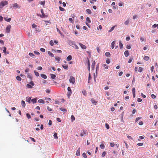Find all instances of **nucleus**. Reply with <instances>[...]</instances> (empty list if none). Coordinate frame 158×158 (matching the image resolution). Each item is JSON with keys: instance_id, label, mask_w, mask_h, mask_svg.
Instances as JSON below:
<instances>
[{"instance_id": "1", "label": "nucleus", "mask_w": 158, "mask_h": 158, "mask_svg": "<svg viewBox=\"0 0 158 158\" xmlns=\"http://www.w3.org/2000/svg\"><path fill=\"white\" fill-rule=\"evenodd\" d=\"M8 2L6 1H3L0 3V8H2L5 5H7Z\"/></svg>"}, {"instance_id": "2", "label": "nucleus", "mask_w": 158, "mask_h": 158, "mask_svg": "<svg viewBox=\"0 0 158 158\" xmlns=\"http://www.w3.org/2000/svg\"><path fill=\"white\" fill-rule=\"evenodd\" d=\"M40 11L41 13H42V15H41L40 14H37V15L38 16H40V17L43 18H44L45 17H47V16H46V15H45L44 13V10L43 9H41Z\"/></svg>"}, {"instance_id": "3", "label": "nucleus", "mask_w": 158, "mask_h": 158, "mask_svg": "<svg viewBox=\"0 0 158 158\" xmlns=\"http://www.w3.org/2000/svg\"><path fill=\"white\" fill-rule=\"evenodd\" d=\"M68 90V92L67 94V96L68 98H69L71 94H72V92L71 90V88L70 87H68L67 88Z\"/></svg>"}, {"instance_id": "4", "label": "nucleus", "mask_w": 158, "mask_h": 158, "mask_svg": "<svg viewBox=\"0 0 158 158\" xmlns=\"http://www.w3.org/2000/svg\"><path fill=\"white\" fill-rule=\"evenodd\" d=\"M75 78L73 77L72 76H70L69 79V82L70 83H72V84H73L75 83Z\"/></svg>"}, {"instance_id": "5", "label": "nucleus", "mask_w": 158, "mask_h": 158, "mask_svg": "<svg viewBox=\"0 0 158 158\" xmlns=\"http://www.w3.org/2000/svg\"><path fill=\"white\" fill-rule=\"evenodd\" d=\"M11 28V26L10 25H8L7 26L6 28V31L7 33H9L10 32Z\"/></svg>"}, {"instance_id": "6", "label": "nucleus", "mask_w": 158, "mask_h": 158, "mask_svg": "<svg viewBox=\"0 0 158 158\" xmlns=\"http://www.w3.org/2000/svg\"><path fill=\"white\" fill-rule=\"evenodd\" d=\"M79 45L82 49H86V47L84 45L80 43H79Z\"/></svg>"}, {"instance_id": "7", "label": "nucleus", "mask_w": 158, "mask_h": 158, "mask_svg": "<svg viewBox=\"0 0 158 158\" xmlns=\"http://www.w3.org/2000/svg\"><path fill=\"white\" fill-rule=\"evenodd\" d=\"M125 56L126 57H127L129 55L128 50H126L124 52Z\"/></svg>"}, {"instance_id": "8", "label": "nucleus", "mask_w": 158, "mask_h": 158, "mask_svg": "<svg viewBox=\"0 0 158 158\" xmlns=\"http://www.w3.org/2000/svg\"><path fill=\"white\" fill-rule=\"evenodd\" d=\"M13 7L15 8H19V5H18L17 3H15L13 4Z\"/></svg>"}, {"instance_id": "9", "label": "nucleus", "mask_w": 158, "mask_h": 158, "mask_svg": "<svg viewBox=\"0 0 158 158\" xmlns=\"http://www.w3.org/2000/svg\"><path fill=\"white\" fill-rule=\"evenodd\" d=\"M80 148H79L77 150L76 155L77 156H79L80 155Z\"/></svg>"}, {"instance_id": "10", "label": "nucleus", "mask_w": 158, "mask_h": 158, "mask_svg": "<svg viewBox=\"0 0 158 158\" xmlns=\"http://www.w3.org/2000/svg\"><path fill=\"white\" fill-rule=\"evenodd\" d=\"M50 76H51V78H52V79H55V77H56L55 75L53 74H50Z\"/></svg>"}, {"instance_id": "11", "label": "nucleus", "mask_w": 158, "mask_h": 158, "mask_svg": "<svg viewBox=\"0 0 158 158\" xmlns=\"http://www.w3.org/2000/svg\"><path fill=\"white\" fill-rule=\"evenodd\" d=\"M21 104L23 107L24 108L26 106V104L25 102L24 101L22 100L21 101Z\"/></svg>"}, {"instance_id": "12", "label": "nucleus", "mask_w": 158, "mask_h": 158, "mask_svg": "<svg viewBox=\"0 0 158 158\" xmlns=\"http://www.w3.org/2000/svg\"><path fill=\"white\" fill-rule=\"evenodd\" d=\"M40 76L42 78L44 79H46L47 78V76L44 74H41Z\"/></svg>"}, {"instance_id": "13", "label": "nucleus", "mask_w": 158, "mask_h": 158, "mask_svg": "<svg viewBox=\"0 0 158 158\" xmlns=\"http://www.w3.org/2000/svg\"><path fill=\"white\" fill-rule=\"evenodd\" d=\"M95 64V61H93V62L92 63V65H91V68L92 70H93L94 69Z\"/></svg>"}, {"instance_id": "14", "label": "nucleus", "mask_w": 158, "mask_h": 158, "mask_svg": "<svg viewBox=\"0 0 158 158\" xmlns=\"http://www.w3.org/2000/svg\"><path fill=\"white\" fill-rule=\"evenodd\" d=\"M115 41H113L111 44V48L112 49H113L114 47V44H115Z\"/></svg>"}, {"instance_id": "15", "label": "nucleus", "mask_w": 158, "mask_h": 158, "mask_svg": "<svg viewBox=\"0 0 158 158\" xmlns=\"http://www.w3.org/2000/svg\"><path fill=\"white\" fill-rule=\"evenodd\" d=\"M4 19L6 21L8 22H10L11 19L10 18L8 19L7 17H4Z\"/></svg>"}, {"instance_id": "16", "label": "nucleus", "mask_w": 158, "mask_h": 158, "mask_svg": "<svg viewBox=\"0 0 158 158\" xmlns=\"http://www.w3.org/2000/svg\"><path fill=\"white\" fill-rule=\"evenodd\" d=\"M72 59V56L71 55L67 57V59L68 61H69L70 60H71Z\"/></svg>"}, {"instance_id": "17", "label": "nucleus", "mask_w": 158, "mask_h": 158, "mask_svg": "<svg viewBox=\"0 0 158 158\" xmlns=\"http://www.w3.org/2000/svg\"><path fill=\"white\" fill-rule=\"evenodd\" d=\"M119 47L120 49H122L123 47V44L122 43L121 41H119Z\"/></svg>"}, {"instance_id": "18", "label": "nucleus", "mask_w": 158, "mask_h": 158, "mask_svg": "<svg viewBox=\"0 0 158 158\" xmlns=\"http://www.w3.org/2000/svg\"><path fill=\"white\" fill-rule=\"evenodd\" d=\"M31 101L32 102L33 104L37 102L36 98H33L31 100Z\"/></svg>"}, {"instance_id": "19", "label": "nucleus", "mask_w": 158, "mask_h": 158, "mask_svg": "<svg viewBox=\"0 0 158 158\" xmlns=\"http://www.w3.org/2000/svg\"><path fill=\"white\" fill-rule=\"evenodd\" d=\"M91 101L92 103H93L94 105H96L97 102H96L94 99L92 98L91 100Z\"/></svg>"}, {"instance_id": "20", "label": "nucleus", "mask_w": 158, "mask_h": 158, "mask_svg": "<svg viewBox=\"0 0 158 158\" xmlns=\"http://www.w3.org/2000/svg\"><path fill=\"white\" fill-rule=\"evenodd\" d=\"M48 54L49 56H50L51 57H53L54 56V54L50 51L48 52Z\"/></svg>"}, {"instance_id": "21", "label": "nucleus", "mask_w": 158, "mask_h": 158, "mask_svg": "<svg viewBox=\"0 0 158 158\" xmlns=\"http://www.w3.org/2000/svg\"><path fill=\"white\" fill-rule=\"evenodd\" d=\"M31 100V97H29V98L27 97L26 98V101L28 102L29 103L30 102Z\"/></svg>"}, {"instance_id": "22", "label": "nucleus", "mask_w": 158, "mask_h": 158, "mask_svg": "<svg viewBox=\"0 0 158 158\" xmlns=\"http://www.w3.org/2000/svg\"><path fill=\"white\" fill-rule=\"evenodd\" d=\"M27 77L31 80H32V77L30 73L27 74Z\"/></svg>"}, {"instance_id": "23", "label": "nucleus", "mask_w": 158, "mask_h": 158, "mask_svg": "<svg viewBox=\"0 0 158 158\" xmlns=\"http://www.w3.org/2000/svg\"><path fill=\"white\" fill-rule=\"evenodd\" d=\"M86 22L87 23H90L91 22V21L90 18L89 17H87L86 19Z\"/></svg>"}, {"instance_id": "24", "label": "nucleus", "mask_w": 158, "mask_h": 158, "mask_svg": "<svg viewBox=\"0 0 158 158\" xmlns=\"http://www.w3.org/2000/svg\"><path fill=\"white\" fill-rule=\"evenodd\" d=\"M29 55L33 58H34L35 57V55L32 53L30 52L29 54Z\"/></svg>"}, {"instance_id": "25", "label": "nucleus", "mask_w": 158, "mask_h": 158, "mask_svg": "<svg viewBox=\"0 0 158 158\" xmlns=\"http://www.w3.org/2000/svg\"><path fill=\"white\" fill-rule=\"evenodd\" d=\"M75 44V42L72 41H70L69 42V44L70 45H72L74 46V45Z\"/></svg>"}, {"instance_id": "26", "label": "nucleus", "mask_w": 158, "mask_h": 158, "mask_svg": "<svg viewBox=\"0 0 158 158\" xmlns=\"http://www.w3.org/2000/svg\"><path fill=\"white\" fill-rule=\"evenodd\" d=\"M105 56L108 57H109L110 56V52H106L105 53Z\"/></svg>"}, {"instance_id": "27", "label": "nucleus", "mask_w": 158, "mask_h": 158, "mask_svg": "<svg viewBox=\"0 0 158 158\" xmlns=\"http://www.w3.org/2000/svg\"><path fill=\"white\" fill-rule=\"evenodd\" d=\"M38 102L40 103H44L45 102L42 99H40L38 101Z\"/></svg>"}, {"instance_id": "28", "label": "nucleus", "mask_w": 158, "mask_h": 158, "mask_svg": "<svg viewBox=\"0 0 158 158\" xmlns=\"http://www.w3.org/2000/svg\"><path fill=\"white\" fill-rule=\"evenodd\" d=\"M16 79L18 80V81H21L22 79L21 78V77L19 76H18L16 77Z\"/></svg>"}, {"instance_id": "29", "label": "nucleus", "mask_w": 158, "mask_h": 158, "mask_svg": "<svg viewBox=\"0 0 158 158\" xmlns=\"http://www.w3.org/2000/svg\"><path fill=\"white\" fill-rule=\"evenodd\" d=\"M60 110H61V111H62L63 112H65L67 111V110L65 109H64V108H60Z\"/></svg>"}, {"instance_id": "30", "label": "nucleus", "mask_w": 158, "mask_h": 158, "mask_svg": "<svg viewBox=\"0 0 158 158\" xmlns=\"http://www.w3.org/2000/svg\"><path fill=\"white\" fill-rule=\"evenodd\" d=\"M143 59L147 61L149 59V58L148 56H145L144 57Z\"/></svg>"}, {"instance_id": "31", "label": "nucleus", "mask_w": 158, "mask_h": 158, "mask_svg": "<svg viewBox=\"0 0 158 158\" xmlns=\"http://www.w3.org/2000/svg\"><path fill=\"white\" fill-rule=\"evenodd\" d=\"M34 72L35 74V76H36L38 77L39 76V73L38 72H36V71H34Z\"/></svg>"}, {"instance_id": "32", "label": "nucleus", "mask_w": 158, "mask_h": 158, "mask_svg": "<svg viewBox=\"0 0 158 158\" xmlns=\"http://www.w3.org/2000/svg\"><path fill=\"white\" fill-rule=\"evenodd\" d=\"M86 11L87 13H88L89 14H90L92 12L91 10L89 9H87L86 10Z\"/></svg>"}, {"instance_id": "33", "label": "nucleus", "mask_w": 158, "mask_h": 158, "mask_svg": "<svg viewBox=\"0 0 158 158\" xmlns=\"http://www.w3.org/2000/svg\"><path fill=\"white\" fill-rule=\"evenodd\" d=\"M114 28V26H113V27H112L111 28V29L108 31V32H111L113 30Z\"/></svg>"}, {"instance_id": "34", "label": "nucleus", "mask_w": 158, "mask_h": 158, "mask_svg": "<svg viewBox=\"0 0 158 158\" xmlns=\"http://www.w3.org/2000/svg\"><path fill=\"white\" fill-rule=\"evenodd\" d=\"M26 116L28 119H29L31 118V116L28 113H27L26 114Z\"/></svg>"}, {"instance_id": "35", "label": "nucleus", "mask_w": 158, "mask_h": 158, "mask_svg": "<svg viewBox=\"0 0 158 158\" xmlns=\"http://www.w3.org/2000/svg\"><path fill=\"white\" fill-rule=\"evenodd\" d=\"M133 59V57L132 56H131L130 58V59H129V60H128V63H131L132 60Z\"/></svg>"}, {"instance_id": "36", "label": "nucleus", "mask_w": 158, "mask_h": 158, "mask_svg": "<svg viewBox=\"0 0 158 158\" xmlns=\"http://www.w3.org/2000/svg\"><path fill=\"white\" fill-rule=\"evenodd\" d=\"M71 119L72 122H73V121H74L75 120V118L74 117L73 115H72L71 116Z\"/></svg>"}, {"instance_id": "37", "label": "nucleus", "mask_w": 158, "mask_h": 158, "mask_svg": "<svg viewBox=\"0 0 158 158\" xmlns=\"http://www.w3.org/2000/svg\"><path fill=\"white\" fill-rule=\"evenodd\" d=\"M53 136L55 139H57L58 138L57 136V134L56 133H55L53 135Z\"/></svg>"}, {"instance_id": "38", "label": "nucleus", "mask_w": 158, "mask_h": 158, "mask_svg": "<svg viewBox=\"0 0 158 158\" xmlns=\"http://www.w3.org/2000/svg\"><path fill=\"white\" fill-rule=\"evenodd\" d=\"M129 20H128L126 21L124 23V24L126 25H128L129 24Z\"/></svg>"}, {"instance_id": "39", "label": "nucleus", "mask_w": 158, "mask_h": 158, "mask_svg": "<svg viewBox=\"0 0 158 158\" xmlns=\"http://www.w3.org/2000/svg\"><path fill=\"white\" fill-rule=\"evenodd\" d=\"M102 66L104 67H105V69H107L108 68V67L107 66L106 64H103L102 65Z\"/></svg>"}, {"instance_id": "40", "label": "nucleus", "mask_w": 158, "mask_h": 158, "mask_svg": "<svg viewBox=\"0 0 158 158\" xmlns=\"http://www.w3.org/2000/svg\"><path fill=\"white\" fill-rule=\"evenodd\" d=\"M100 147L101 149H103L105 148L104 145L103 144H101L100 145Z\"/></svg>"}, {"instance_id": "41", "label": "nucleus", "mask_w": 158, "mask_h": 158, "mask_svg": "<svg viewBox=\"0 0 158 158\" xmlns=\"http://www.w3.org/2000/svg\"><path fill=\"white\" fill-rule=\"evenodd\" d=\"M27 86L29 88L31 89L32 88V86L29 84H27Z\"/></svg>"}, {"instance_id": "42", "label": "nucleus", "mask_w": 158, "mask_h": 158, "mask_svg": "<svg viewBox=\"0 0 158 158\" xmlns=\"http://www.w3.org/2000/svg\"><path fill=\"white\" fill-rule=\"evenodd\" d=\"M49 44H50L52 46L53 45H54V43H53V41L52 40H51L50 42H49Z\"/></svg>"}, {"instance_id": "43", "label": "nucleus", "mask_w": 158, "mask_h": 158, "mask_svg": "<svg viewBox=\"0 0 158 158\" xmlns=\"http://www.w3.org/2000/svg\"><path fill=\"white\" fill-rule=\"evenodd\" d=\"M143 71V69L141 67H139V68L138 71L139 73H141Z\"/></svg>"}, {"instance_id": "44", "label": "nucleus", "mask_w": 158, "mask_h": 158, "mask_svg": "<svg viewBox=\"0 0 158 158\" xmlns=\"http://www.w3.org/2000/svg\"><path fill=\"white\" fill-rule=\"evenodd\" d=\"M62 67L64 69L66 70H67L68 69V66L67 65H63Z\"/></svg>"}, {"instance_id": "45", "label": "nucleus", "mask_w": 158, "mask_h": 158, "mask_svg": "<svg viewBox=\"0 0 158 158\" xmlns=\"http://www.w3.org/2000/svg\"><path fill=\"white\" fill-rule=\"evenodd\" d=\"M73 47L74 48H75L76 49H78V46L76 44H75L74 46H73Z\"/></svg>"}, {"instance_id": "46", "label": "nucleus", "mask_w": 158, "mask_h": 158, "mask_svg": "<svg viewBox=\"0 0 158 158\" xmlns=\"http://www.w3.org/2000/svg\"><path fill=\"white\" fill-rule=\"evenodd\" d=\"M105 126H106V128L107 129H109V128H110L109 126V125L107 123H106Z\"/></svg>"}, {"instance_id": "47", "label": "nucleus", "mask_w": 158, "mask_h": 158, "mask_svg": "<svg viewBox=\"0 0 158 158\" xmlns=\"http://www.w3.org/2000/svg\"><path fill=\"white\" fill-rule=\"evenodd\" d=\"M59 8L60 10V11H64L65 10V9H64V8H63L62 7H61V6H60V7H59Z\"/></svg>"}, {"instance_id": "48", "label": "nucleus", "mask_w": 158, "mask_h": 158, "mask_svg": "<svg viewBox=\"0 0 158 158\" xmlns=\"http://www.w3.org/2000/svg\"><path fill=\"white\" fill-rule=\"evenodd\" d=\"M40 3L41 5H42L44 6V5L45 4V1H43V2L41 1L40 2Z\"/></svg>"}, {"instance_id": "49", "label": "nucleus", "mask_w": 158, "mask_h": 158, "mask_svg": "<svg viewBox=\"0 0 158 158\" xmlns=\"http://www.w3.org/2000/svg\"><path fill=\"white\" fill-rule=\"evenodd\" d=\"M106 154V153L105 152H103L102 154V156L103 157H104Z\"/></svg>"}, {"instance_id": "50", "label": "nucleus", "mask_w": 158, "mask_h": 158, "mask_svg": "<svg viewBox=\"0 0 158 158\" xmlns=\"http://www.w3.org/2000/svg\"><path fill=\"white\" fill-rule=\"evenodd\" d=\"M29 84H30V85H32V86H34V85H35V84L33 82L31 81L29 83Z\"/></svg>"}, {"instance_id": "51", "label": "nucleus", "mask_w": 158, "mask_h": 158, "mask_svg": "<svg viewBox=\"0 0 158 158\" xmlns=\"http://www.w3.org/2000/svg\"><path fill=\"white\" fill-rule=\"evenodd\" d=\"M82 156L85 158H86L87 157V156L86 155V154L85 152L83 153Z\"/></svg>"}, {"instance_id": "52", "label": "nucleus", "mask_w": 158, "mask_h": 158, "mask_svg": "<svg viewBox=\"0 0 158 158\" xmlns=\"http://www.w3.org/2000/svg\"><path fill=\"white\" fill-rule=\"evenodd\" d=\"M83 134H84L85 135H87L88 134V132L86 131H85L84 130H83Z\"/></svg>"}, {"instance_id": "53", "label": "nucleus", "mask_w": 158, "mask_h": 158, "mask_svg": "<svg viewBox=\"0 0 158 158\" xmlns=\"http://www.w3.org/2000/svg\"><path fill=\"white\" fill-rule=\"evenodd\" d=\"M106 62L107 64H109L110 62V59H107L106 61Z\"/></svg>"}, {"instance_id": "54", "label": "nucleus", "mask_w": 158, "mask_h": 158, "mask_svg": "<svg viewBox=\"0 0 158 158\" xmlns=\"http://www.w3.org/2000/svg\"><path fill=\"white\" fill-rule=\"evenodd\" d=\"M37 69L38 70H41L42 69V68L41 66L38 67Z\"/></svg>"}, {"instance_id": "55", "label": "nucleus", "mask_w": 158, "mask_h": 158, "mask_svg": "<svg viewBox=\"0 0 158 158\" xmlns=\"http://www.w3.org/2000/svg\"><path fill=\"white\" fill-rule=\"evenodd\" d=\"M47 109L49 111H52V110L49 106L47 107Z\"/></svg>"}, {"instance_id": "56", "label": "nucleus", "mask_w": 158, "mask_h": 158, "mask_svg": "<svg viewBox=\"0 0 158 158\" xmlns=\"http://www.w3.org/2000/svg\"><path fill=\"white\" fill-rule=\"evenodd\" d=\"M40 50L41 52H44L45 51V49L42 48H41Z\"/></svg>"}, {"instance_id": "57", "label": "nucleus", "mask_w": 158, "mask_h": 158, "mask_svg": "<svg viewBox=\"0 0 158 158\" xmlns=\"http://www.w3.org/2000/svg\"><path fill=\"white\" fill-rule=\"evenodd\" d=\"M151 98L153 99H154L156 98V96L154 94H152L151 95Z\"/></svg>"}, {"instance_id": "58", "label": "nucleus", "mask_w": 158, "mask_h": 158, "mask_svg": "<svg viewBox=\"0 0 158 158\" xmlns=\"http://www.w3.org/2000/svg\"><path fill=\"white\" fill-rule=\"evenodd\" d=\"M60 58L59 57H56L55 58V60L56 61H57L58 62H59V61L60 60Z\"/></svg>"}, {"instance_id": "59", "label": "nucleus", "mask_w": 158, "mask_h": 158, "mask_svg": "<svg viewBox=\"0 0 158 158\" xmlns=\"http://www.w3.org/2000/svg\"><path fill=\"white\" fill-rule=\"evenodd\" d=\"M6 47H4V49L3 50V52H4V53H6Z\"/></svg>"}, {"instance_id": "60", "label": "nucleus", "mask_w": 158, "mask_h": 158, "mask_svg": "<svg viewBox=\"0 0 158 158\" xmlns=\"http://www.w3.org/2000/svg\"><path fill=\"white\" fill-rule=\"evenodd\" d=\"M140 118L138 117L135 120V122L136 123L140 119Z\"/></svg>"}, {"instance_id": "61", "label": "nucleus", "mask_w": 158, "mask_h": 158, "mask_svg": "<svg viewBox=\"0 0 158 158\" xmlns=\"http://www.w3.org/2000/svg\"><path fill=\"white\" fill-rule=\"evenodd\" d=\"M118 5L120 6H122L123 5V3L122 2H120L118 4Z\"/></svg>"}, {"instance_id": "62", "label": "nucleus", "mask_w": 158, "mask_h": 158, "mask_svg": "<svg viewBox=\"0 0 158 158\" xmlns=\"http://www.w3.org/2000/svg\"><path fill=\"white\" fill-rule=\"evenodd\" d=\"M36 27H37L36 25L34 24H33L32 25V27L33 28H35Z\"/></svg>"}, {"instance_id": "63", "label": "nucleus", "mask_w": 158, "mask_h": 158, "mask_svg": "<svg viewBox=\"0 0 158 158\" xmlns=\"http://www.w3.org/2000/svg\"><path fill=\"white\" fill-rule=\"evenodd\" d=\"M130 39V37L129 36H127V37L126 38V40L127 41H128Z\"/></svg>"}, {"instance_id": "64", "label": "nucleus", "mask_w": 158, "mask_h": 158, "mask_svg": "<svg viewBox=\"0 0 158 158\" xmlns=\"http://www.w3.org/2000/svg\"><path fill=\"white\" fill-rule=\"evenodd\" d=\"M50 90L49 89H47L46 90V92L48 94H49L50 92Z\"/></svg>"}]
</instances>
